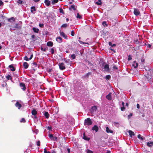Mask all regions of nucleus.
Wrapping results in <instances>:
<instances>
[{
  "instance_id": "1",
  "label": "nucleus",
  "mask_w": 153,
  "mask_h": 153,
  "mask_svg": "<svg viewBox=\"0 0 153 153\" xmlns=\"http://www.w3.org/2000/svg\"><path fill=\"white\" fill-rule=\"evenodd\" d=\"M92 123L93 122L91 119L90 118H88L85 119L84 124L85 126L86 125L89 126L92 125Z\"/></svg>"
},
{
  "instance_id": "2",
  "label": "nucleus",
  "mask_w": 153,
  "mask_h": 153,
  "mask_svg": "<svg viewBox=\"0 0 153 153\" xmlns=\"http://www.w3.org/2000/svg\"><path fill=\"white\" fill-rule=\"evenodd\" d=\"M30 55V58H28L27 56H25L24 58V59L26 61H28L29 60H31L33 58V55L32 53L30 52L27 55L28 56L29 55Z\"/></svg>"
},
{
  "instance_id": "3",
  "label": "nucleus",
  "mask_w": 153,
  "mask_h": 153,
  "mask_svg": "<svg viewBox=\"0 0 153 153\" xmlns=\"http://www.w3.org/2000/svg\"><path fill=\"white\" fill-rule=\"evenodd\" d=\"M134 13L135 16H138L140 14V12L138 9L134 8Z\"/></svg>"
},
{
  "instance_id": "4",
  "label": "nucleus",
  "mask_w": 153,
  "mask_h": 153,
  "mask_svg": "<svg viewBox=\"0 0 153 153\" xmlns=\"http://www.w3.org/2000/svg\"><path fill=\"white\" fill-rule=\"evenodd\" d=\"M59 65L60 69L61 70H63L65 68V67L64 66V64L63 63H59Z\"/></svg>"
},
{
  "instance_id": "5",
  "label": "nucleus",
  "mask_w": 153,
  "mask_h": 153,
  "mask_svg": "<svg viewBox=\"0 0 153 153\" xmlns=\"http://www.w3.org/2000/svg\"><path fill=\"white\" fill-rule=\"evenodd\" d=\"M97 109V106L95 105L92 106L91 110L90 111L92 113H93L94 112H96Z\"/></svg>"
},
{
  "instance_id": "6",
  "label": "nucleus",
  "mask_w": 153,
  "mask_h": 153,
  "mask_svg": "<svg viewBox=\"0 0 153 153\" xmlns=\"http://www.w3.org/2000/svg\"><path fill=\"white\" fill-rule=\"evenodd\" d=\"M19 85L21 88V89L23 91H25V90L26 87L24 83L21 82L20 83Z\"/></svg>"
},
{
  "instance_id": "7",
  "label": "nucleus",
  "mask_w": 153,
  "mask_h": 153,
  "mask_svg": "<svg viewBox=\"0 0 153 153\" xmlns=\"http://www.w3.org/2000/svg\"><path fill=\"white\" fill-rule=\"evenodd\" d=\"M92 130L95 131L96 132H97L98 131L99 128L97 125H95L92 127Z\"/></svg>"
},
{
  "instance_id": "8",
  "label": "nucleus",
  "mask_w": 153,
  "mask_h": 153,
  "mask_svg": "<svg viewBox=\"0 0 153 153\" xmlns=\"http://www.w3.org/2000/svg\"><path fill=\"white\" fill-rule=\"evenodd\" d=\"M60 34L61 36H62L63 37H64L65 39H68L67 36L63 32H61V31H60Z\"/></svg>"
},
{
  "instance_id": "9",
  "label": "nucleus",
  "mask_w": 153,
  "mask_h": 153,
  "mask_svg": "<svg viewBox=\"0 0 153 153\" xmlns=\"http://www.w3.org/2000/svg\"><path fill=\"white\" fill-rule=\"evenodd\" d=\"M15 106L16 107H17L19 109H20L22 107V105L20 104L19 102H17L16 103Z\"/></svg>"
},
{
  "instance_id": "10",
  "label": "nucleus",
  "mask_w": 153,
  "mask_h": 153,
  "mask_svg": "<svg viewBox=\"0 0 153 153\" xmlns=\"http://www.w3.org/2000/svg\"><path fill=\"white\" fill-rule=\"evenodd\" d=\"M56 41L58 42L61 43L62 42V39L60 37H58L56 38Z\"/></svg>"
},
{
  "instance_id": "11",
  "label": "nucleus",
  "mask_w": 153,
  "mask_h": 153,
  "mask_svg": "<svg viewBox=\"0 0 153 153\" xmlns=\"http://www.w3.org/2000/svg\"><path fill=\"white\" fill-rule=\"evenodd\" d=\"M111 93H109L108 95L106 96V97L107 99L109 100H111Z\"/></svg>"
},
{
  "instance_id": "12",
  "label": "nucleus",
  "mask_w": 153,
  "mask_h": 153,
  "mask_svg": "<svg viewBox=\"0 0 153 153\" xmlns=\"http://www.w3.org/2000/svg\"><path fill=\"white\" fill-rule=\"evenodd\" d=\"M106 132L107 133H112L113 132V131L110 130L108 126L106 127Z\"/></svg>"
},
{
  "instance_id": "13",
  "label": "nucleus",
  "mask_w": 153,
  "mask_h": 153,
  "mask_svg": "<svg viewBox=\"0 0 153 153\" xmlns=\"http://www.w3.org/2000/svg\"><path fill=\"white\" fill-rule=\"evenodd\" d=\"M44 3L47 6H49L50 4V1L49 0H45Z\"/></svg>"
},
{
  "instance_id": "14",
  "label": "nucleus",
  "mask_w": 153,
  "mask_h": 153,
  "mask_svg": "<svg viewBox=\"0 0 153 153\" xmlns=\"http://www.w3.org/2000/svg\"><path fill=\"white\" fill-rule=\"evenodd\" d=\"M45 116L47 119H48L50 115L48 112L45 111L44 114Z\"/></svg>"
},
{
  "instance_id": "15",
  "label": "nucleus",
  "mask_w": 153,
  "mask_h": 153,
  "mask_svg": "<svg viewBox=\"0 0 153 153\" xmlns=\"http://www.w3.org/2000/svg\"><path fill=\"white\" fill-rule=\"evenodd\" d=\"M23 65L25 69L27 68L29 66L27 62H24Z\"/></svg>"
},
{
  "instance_id": "16",
  "label": "nucleus",
  "mask_w": 153,
  "mask_h": 153,
  "mask_svg": "<svg viewBox=\"0 0 153 153\" xmlns=\"http://www.w3.org/2000/svg\"><path fill=\"white\" fill-rule=\"evenodd\" d=\"M83 139L85 140H86L87 141H89L90 140V138H88V137H87L85 135V133L84 132L83 133Z\"/></svg>"
},
{
  "instance_id": "17",
  "label": "nucleus",
  "mask_w": 153,
  "mask_h": 153,
  "mask_svg": "<svg viewBox=\"0 0 153 153\" xmlns=\"http://www.w3.org/2000/svg\"><path fill=\"white\" fill-rule=\"evenodd\" d=\"M31 113L34 116L36 115L37 113V112L36 109H33L32 110Z\"/></svg>"
},
{
  "instance_id": "18",
  "label": "nucleus",
  "mask_w": 153,
  "mask_h": 153,
  "mask_svg": "<svg viewBox=\"0 0 153 153\" xmlns=\"http://www.w3.org/2000/svg\"><path fill=\"white\" fill-rule=\"evenodd\" d=\"M47 45L49 47H52L53 45V43L51 41H49L47 43Z\"/></svg>"
},
{
  "instance_id": "19",
  "label": "nucleus",
  "mask_w": 153,
  "mask_h": 153,
  "mask_svg": "<svg viewBox=\"0 0 153 153\" xmlns=\"http://www.w3.org/2000/svg\"><path fill=\"white\" fill-rule=\"evenodd\" d=\"M9 67L10 69V70L13 71H15V69L14 67L12 65H10L9 66Z\"/></svg>"
},
{
  "instance_id": "20",
  "label": "nucleus",
  "mask_w": 153,
  "mask_h": 153,
  "mask_svg": "<svg viewBox=\"0 0 153 153\" xmlns=\"http://www.w3.org/2000/svg\"><path fill=\"white\" fill-rule=\"evenodd\" d=\"M128 133L131 137H132V136H134L135 135V134L134 132L131 130H129L128 131Z\"/></svg>"
},
{
  "instance_id": "21",
  "label": "nucleus",
  "mask_w": 153,
  "mask_h": 153,
  "mask_svg": "<svg viewBox=\"0 0 153 153\" xmlns=\"http://www.w3.org/2000/svg\"><path fill=\"white\" fill-rule=\"evenodd\" d=\"M147 146L150 147H152L153 146V142H148L147 143Z\"/></svg>"
},
{
  "instance_id": "22",
  "label": "nucleus",
  "mask_w": 153,
  "mask_h": 153,
  "mask_svg": "<svg viewBox=\"0 0 153 153\" xmlns=\"http://www.w3.org/2000/svg\"><path fill=\"white\" fill-rule=\"evenodd\" d=\"M36 11V9L34 6H32L31 7L30 12L33 13V11Z\"/></svg>"
},
{
  "instance_id": "23",
  "label": "nucleus",
  "mask_w": 153,
  "mask_h": 153,
  "mask_svg": "<svg viewBox=\"0 0 153 153\" xmlns=\"http://www.w3.org/2000/svg\"><path fill=\"white\" fill-rule=\"evenodd\" d=\"M34 32L36 33H38L39 31V30L38 28H36L35 27H33L32 28Z\"/></svg>"
},
{
  "instance_id": "24",
  "label": "nucleus",
  "mask_w": 153,
  "mask_h": 153,
  "mask_svg": "<svg viewBox=\"0 0 153 153\" xmlns=\"http://www.w3.org/2000/svg\"><path fill=\"white\" fill-rule=\"evenodd\" d=\"M15 21V18L13 17H12L11 18H10L9 19H8V21L9 22H14Z\"/></svg>"
},
{
  "instance_id": "25",
  "label": "nucleus",
  "mask_w": 153,
  "mask_h": 153,
  "mask_svg": "<svg viewBox=\"0 0 153 153\" xmlns=\"http://www.w3.org/2000/svg\"><path fill=\"white\" fill-rule=\"evenodd\" d=\"M91 72H89L87 73L86 75H85V78H88L89 77V76L91 75Z\"/></svg>"
},
{
  "instance_id": "26",
  "label": "nucleus",
  "mask_w": 153,
  "mask_h": 153,
  "mask_svg": "<svg viewBox=\"0 0 153 153\" xmlns=\"http://www.w3.org/2000/svg\"><path fill=\"white\" fill-rule=\"evenodd\" d=\"M95 4L98 5H101L102 3L101 0H98V1L96 2Z\"/></svg>"
},
{
  "instance_id": "27",
  "label": "nucleus",
  "mask_w": 153,
  "mask_h": 153,
  "mask_svg": "<svg viewBox=\"0 0 153 153\" xmlns=\"http://www.w3.org/2000/svg\"><path fill=\"white\" fill-rule=\"evenodd\" d=\"M71 9H73L74 10H76L75 6L73 5H71L70 7L69 8V10H71Z\"/></svg>"
},
{
  "instance_id": "28",
  "label": "nucleus",
  "mask_w": 153,
  "mask_h": 153,
  "mask_svg": "<svg viewBox=\"0 0 153 153\" xmlns=\"http://www.w3.org/2000/svg\"><path fill=\"white\" fill-rule=\"evenodd\" d=\"M133 66H134V68H136L138 66V64L137 63L134 62L133 64Z\"/></svg>"
},
{
  "instance_id": "29",
  "label": "nucleus",
  "mask_w": 153,
  "mask_h": 153,
  "mask_svg": "<svg viewBox=\"0 0 153 153\" xmlns=\"http://www.w3.org/2000/svg\"><path fill=\"white\" fill-rule=\"evenodd\" d=\"M58 0H53L51 2V3L52 4H54L55 3L58 2Z\"/></svg>"
},
{
  "instance_id": "30",
  "label": "nucleus",
  "mask_w": 153,
  "mask_h": 153,
  "mask_svg": "<svg viewBox=\"0 0 153 153\" xmlns=\"http://www.w3.org/2000/svg\"><path fill=\"white\" fill-rule=\"evenodd\" d=\"M59 12L60 13H62L63 14H65V13L63 10V9L62 8H60L59 9Z\"/></svg>"
},
{
  "instance_id": "31",
  "label": "nucleus",
  "mask_w": 153,
  "mask_h": 153,
  "mask_svg": "<svg viewBox=\"0 0 153 153\" xmlns=\"http://www.w3.org/2000/svg\"><path fill=\"white\" fill-rule=\"evenodd\" d=\"M68 24H64L63 25H62L61 26V27H64V28H66L68 27Z\"/></svg>"
},
{
  "instance_id": "32",
  "label": "nucleus",
  "mask_w": 153,
  "mask_h": 153,
  "mask_svg": "<svg viewBox=\"0 0 153 153\" xmlns=\"http://www.w3.org/2000/svg\"><path fill=\"white\" fill-rule=\"evenodd\" d=\"M108 44L109 45L111 46V47L115 46H116V45L115 44H112V43L111 42H109Z\"/></svg>"
},
{
  "instance_id": "33",
  "label": "nucleus",
  "mask_w": 153,
  "mask_h": 153,
  "mask_svg": "<svg viewBox=\"0 0 153 153\" xmlns=\"http://www.w3.org/2000/svg\"><path fill=\"white\" fill-rule=\"evenodd\" d=\"M40 49L41 51L45 52L47 50V48H43V47H40Z\"/></svg>"
},
{
  "instance_id": "34",
  "label": "nucleus",
  "mask_w": 153,
  "mask_h": 153,
  "mask_svg": "<svg viewBox=\"0 0 153 153\" xmlns=\"http://www.w3.org/2000/svg\"><path fill=\"white\" fill-rule=\"evenodd\" d=\"M6 77V79L7 80L12 79V78L11 77L10 75H8V76H7Z\"/></svg>"
},
{
  "instance_id": "35",
  "label": "nucleus",
  "mask_w": 153,
  "mask_h": 153,
  "mask_svg": "<svg viewBox=\"0 0 153 153\" xmlns=\"http://www.w3.org/2000/svg\"><path fill=\"white\" fill-rule=\"evenodd\" d=\"M104 68L105 69H108V70H109V65L108 64H106L104 67Z\"/></svg>"
},
{
  "instance_id": "36",
  "label": "nucleus",
  "mask_w": 153,
  "mask_h": 153,
  "mask_svg": "<svg viewBox=\"0 0 153 153\" xmlns=\"http://www.w3.org/2000/svg\"><path fill=\"white\" fill-rule=\"evenodd\" d=\"M79 41V43L81 44H88V45H89V43L88 42H83L82 41H80V40Z\"/></svg>"
},
{
  "instance_id": "37",
  "label": "nucleus",
  "mask_w": 153,
  "mask_h": 153,
  "mask_svg": "<svg viewBox=\"0 0 153 153\" xmlns=\"http://www.w3.org/2000/svg\"><path fill=\"white\" fill-rule=\"evenodd\" d=\"M76 56L74 54H72L71 55V57L72 58V59H75L76 58Z\"/></svg>"
},
{
  "instance_id": "38",
  "label": "nucleus",
  "mask_w": 153,
  "mask_h": 153,
  "mask_svg": "<svg viewBox=\"0 0 153 153\" xmlns=\"http://www.w3.org/2000/svg\"><path fill=\"white\" fill-rule=\"evenodd\" d=\"M52 139L53 141H57V137H53Z\"/></svg>"
},
{
  "instance_id": "39",
  "label": "nucleus",
  "mask_w": 153,
  "mask_h": 153,
  "mask_svg": "<svg viewBox=\"0 0 153 153\" xmlns=\"http://www.w3.org/2000/svg\"><path fill=\"white\" fill-rule=\"evenodd\" d=\"M20 122L21 123H25L26 122V121L25 120V119L24 118H22L21 120L20 121Z\"/></svg>"
},
{
  "instance_id": "40",
  "label": "nucleus",
  "mask_w": 153,
  "mask_h": 153,
  "mask_svg": "<svg viewBox=\"0 0 153 153\" xmlns=\"http://www.w3.org/2000/svg\"><path fill=\"white\" fill-rule=\"evenodd\" d=\"M76 17L77 18H79V19H82V17L81 16L79 15V13H78L77 14V16H76Z\"/></svg>"
},
{
  "instance_id": "41",
  "label": "nucleus",
  "mask_w": 153,
  "mask_h": 153,
  "mask_svg": "<svg viewBox=\"0 0 153 153\" xmlns=\"http://www.w3.org/2000/svg\"><path fill=\"white\" fill-rule=\"evenodd\" d=\"M110 77H111V76L109 75L106 76V79H108V80L109 79H110Z\"/></svg>"
},
{
  "instance_id": "42",
  "label": "nucleus",
  "mask_w": 153,
  "mask_h": 153,
  "mask_svg": "<svg viewBox=\"0 0 153 153\" xmlns=\"http://www.w3.org/2000/svg\"><path fill=\"white\" fill-rule=\"evenodd\" d=\"M44 153H51L49 151H47L46 148H45L44 149Z\"/></svg>"
},
{
  "instance_id": "43",
  "label": "nucleus",
  "mask_w": 153,
  "mask_h": 153,
  "mask_svg": "<svg viewBox=\"0 0 153 153\" xmlns=\"http://www.w3.org/2000/svg\"><path fill=\"white\" fill-rule=\"evenodd\" d=\"M17 3L20 4H21L23 3V1L22 0H18Z\"/></svg>"
},
{
  "instance_id": "44",
  "label": "nucleus",
  "mask_w": 153,
  "mask_h": 153,
  "mask_svg": "<svg viewBox=\"0 0 153 153\" xmlns=\"http://www.w3.org/2000/svg\"><path fill=\"white\" fill-rule=\"evenodd\" d=\"M146 77L148 81H149V80H150V79H151V76H146Z\"/></svg>"
},
{
  "instance_id": "45",
  "label": "nucleus",
  "mask_w": 153,
  "mask_h": 153,
  "mask_svg": "<svg viewBox=\"0 0 153 153\" xmlns=\"http://www.w3.org/2000/svg\"><path fill=\"white\" fill-rule=\"evenodd\" d=\"M87 153H93V152L92 151L89 149H87Z\"/></svg>"
},
{
  "instance_id": "46",
  "label": "nucleus",
  "mask_w": 153,
  "mask_h": 153,
  "mask_svg": "<svg viewBox=\"0 0 153 153\" xmlns=\"http://www.w3.org/2000/svg\"><path fill=\"white\" fill-rule=\"evenodd\" d=\"M75 33L74 30H72L71 31V35L72 36H74V35Z\"/></svg>"
},
{
  "instance_id": "47",
  "label": "nucleus",
  "mask_w": 153,
  "mask_h": 153,
  "mask_svg": "<svg viewBox=\"0 0 153 153\" xmlns=\"http://www.w3.org/2000/svg\"><path fill=\"white\" fill-rule=\"evenodd\" d=\"M132 59V58L131 57V56L130 55H129L128 56V61H129Z\"/></svg>"
},
{
  "instance_id": "48",
  "label": "nucleus",
  "mask_w": 153,
  "mask_h": 153,
  "mask_svg": "<svg viewBox=\"0 0 153 153\" xmlns=\"http://www.w3.org/2000/svg\"><path fill=\"white\" fill-rule=\"evenodd\" d=\"M40 141L39 140V141H37V145L38 146H40Z\"/></svg>"
},
{
  "instance_id": "49",
  "label": "nucleus",
  "mask_w": 153,
  "mask_h": 153,
  "mask_svg": "<svg viewBox=\"0 0 153 153\" xmlns=\"http://www.w3.org/2000/svg\"><path fill=\"white\" fill-rule=\"evenodd\" d=\"M51 54H53L54 53V49L53 48H52L51 49Z\"/></svg>"
},
{
  "instance_id": "50",
  "label": "nucleus",
  "mask_w": 153,
  "mask_h": 153,
  "mask_svg": "<svg viewBox=\"0 0 153 153\" xmlns=\"http://www.w3.org/2000/svg\"><path fill=\"white\" fill-rule=\"evenodd\" d=\"M102 25H103V26H104L105 25L106 26H107V25L106 24V22L105 21H103L102 22Z\"/></svg>"
},
{
  "instance_id": "51",
  "label": "nucleus",
  "mask_w": 153,
  "mask_h": 153,
  "mask_svg": "<svg viewBox=\"0 0 153 153\" xmlns=\"http://www.w3.org/2000/svg\"><path fill=\"white\" fill-rule=\"evenodd\" d=\"M120 109L122 111H124L125 109V108L124 107V106H123L122 107H121L120 108Z\"/></svg>"
},
{
  "instance_id": "52",
  "label": "nucleus",
  "mask_w": 153,
  "mask_h": 153,
  "mask_svg": "<svg viewBox=\"0 0 153 153\" xmlns=\"http://www.w3.org/2000/svg\"><path fill=\"white\" fill-rule=\"evenodd\" d=\"M39 26L40 27H42L44 26V24H39Z\"/></svg>"
},
{
  "instance_id": "53",
  "label": "nucleus",
  "mask_w": 153,
  "mask_h": 153,
  "mask_svg": "<svg viewBox=\"0 0 153 153\" xmlns=\"http://www.w3.org/2000/svg\"><path fill=\"white\" fill-rule=\"evenodd\" d=\"M132 115H133L132 113H131L129 115H128V118H130L131 117H132Z\"/></svg>"
},
{
  "instance_id": "54",
  "label": "nucleus",
  "mask_w": 153,
  "mask_h": 153,
  "mask_svg": "<svg viewBox=\"0 0 153 153\" xmlns=\"http://www.w3.org/2000/svg\"><path fill=\"white\" fill-rule=\"evenodd\" d=\"M48 136H49V137L51 138H52L53 137V135L52 134H49L48 135Z\"/></svg>"
},
{
  "instance_id": "55",
  "label": "nucleus",
  "mask_w": 153,
  "mask_h": 153,
  "mask_svg": "<svg viewBox=\"0 0 153 153\" xmlns=\"http://www.w3.org/2000/svg\"><path fill=\"white\" fill-rule=\"evenodd\" d=\"M3 4V3L1 0H0V6H1Z\"/></svg>"
},
{
  "instance_id": "56",
  "label": "nucleus",
  "mask_w": 153,
  "mask_h": 153,
  "mask_svg": "<svg viewBox=\"0 0 153 153\" xmlns=\"http://www.w3.org/2000/svg\"><path fill=\"white\" fill-rule=\"evenodd\" d=\"M7 85V83L5 82H4V83L2 84V86L3 87H4V85Z\"/></svg>"
},
{
  "instance_id": "57",
  "label": "nucleus",
  "mask_w": 153,
  "mask_h": 153,
  "mask_svg": "<svg viewBox=\"0 0 153 153\" xmlns=\"http://www.w3.org/2000/svg\"><path fill=\"white\" fill-rule=\"evenodd\" d=\"M141 140H143L145 139V138L143 137H141L140 139Z\"/></svg>"
},
{
  "instance_id": "58",
  "label": "nucleus",
  "mask_w": 153,
  "mask_h": 153,
  "mask_svg": "<svg viewBox=\"0 0 153 153\" xmlns=\"http://www.w3.org/2000/svg\"><path fill=\"white\" fill-rule=\"evenodd\" d=\"M113 68L114 69H117L118 68L116 65H114L113 66Z\"/></svg>"
},
{
  "instance_id": "59",
  "label": "nucleus",
  "mask_w": 153,
  "mask_h": 153,
  "mask_svg": "<svg viewBox=\"0 0 153 153\" xmlns=\"http://www.w3.org/2000/svg\"><path fill=\"white\" fill-rule=\"evenodd\" d=\"M47 129L49 130H51L52 129V127L51 126H48L47 127Z\"/></svg>"
},
{
  "instance_id": "60",
  "label": "nucleus",
  "mask_w": 153,
  "mask_h": 153,
  "mask_svg": "<svg viewBox=\"0 0 153 153\" xmlns=\"http://www.w3.org/2000/svg\"><path fill=\"white\" fill-rule=\"evenodd\" d=\"M137 108L139 109L140 108V106L138 104H137Z\"/></svg>"
},
{
  "instance_id": "61",
  "label": "nucleus",
  "mask_w": 153,
  "mask_h": 153,
  "mask_svg": "<svg viewBox=\"0 0 153 153\" xmlns=\"http://www.w3.org/2000/svg\"><path fill=\"white\" fill-rule=\"evenodd\" d=\"M141 137V135L140 134H139L137 136V138L139 139H140Z\"/></svg>"
},
{
  "instance_id": "62",
  "label": "nucleus",
  "mask_w": 153,
  "mask_h": 153,
  "mask_svg": "<svg viewBox=\"0 0 153 153\" xmlns=\"http://www.w3.org/2000/svg\"><path fill=\"white\" fill-rule=\"evenodd\" d=\"M35 37H36V36L34 35H32L31 36V38L33 39H34Z\"/></svg>"
},
{
  "instance_id": "63",
  "label": "nucleus",
  "mask_w": 153,
  "mask_h": 153,
  "mask_svg": "<svg viewBox=\"0 0 153 153\" xmlns=\"http://www.w3.org/2000/svg\"><path fill=\"white\" fill-rule=\"evenodd\" d=\"M67 150L68 152V153H69L70 152V150L68 148L67 149Z\"/></svg>"
},
{
  "instance_id": "64",
  "label": "nucleus",
  "mask_w": 153,
  "mask_h": 153,
  "mask_svg": "<svg viewBox=\"0 0 153 153\" xmlns=\"http://www.w3.org/2000/svg\"><path fill=\"white\" fill-rule=\"evenodd\" d=\"M33 65H34L36 66H37V64L35 62H34L33 63Z\"/></svg>"
}]
</instances>
